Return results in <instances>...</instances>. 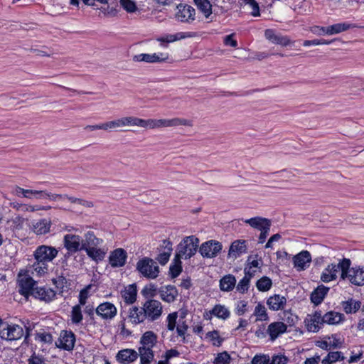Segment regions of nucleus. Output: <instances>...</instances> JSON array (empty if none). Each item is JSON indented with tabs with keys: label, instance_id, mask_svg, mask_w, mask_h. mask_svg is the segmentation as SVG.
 <instances>
[{
	"label": "nucleus",
	"instance_id": "3",
	"mask_svg": "<svg viewBox=\"0 0 364 364\" xmlns=\"http://www.w3.org/2000/svg\"><path fill=\"white\" fill-rule=\"evenodd\" d=\"M341 267V279H346L355 286H364V266L356 265L350 267L351 261L348 258L340 259Z\"/></svg>",
	"mask_w": 364,
	"mask_h": 364
},
{
	"label": "nucleus",
	"instance_id": "35",
	"mask_svg": "<svg viewBox=\"0 0 364 364\" xmlns=\"http://www.w3.org/2000/svg\"><path fill=\"white\" fill-rule=\"evenodd\" d=\"M329 291V288L323 285L318 286L311 294V301L315 305L320 304Z\"/></svg>",
	"mask_w": 364,
	"mask_h": 364
},
{
	"label": "nucleus",
	"instance_id": "2",
	"mask_svg": "<svg viewBox=\"0 0 364 364\" xmlns=\"http://www.w3.org/2000/svg\"><path fill=\"white\" fill-rule=\"evenodd\" d=\"M104 240L97 237L93 231H87L84 235L82 250L93 261L99 262L102 261L107 252V248L102 247Z\"/></svg>",
	"mask_w": 364,
	"mask_h": 364
},
{
	"label": "nucleus",
	"instance_id": "36",
	"mask_svg": "<svg viewBox=\"0 0 364 364\" xmlns=\"http://www.w3.org/2000/svg\"><path fill=\"white\" fill-rule=\"evenodd\" d=\"M136 289L134 284L129 285L121 291L122 297L128 304L134 303L136 300Z\"/></svg>",
	"mask_w": 364,
	"mask_h": 364
},
{
	"label": "nucleus",
	"instance_id": "15",
	"mask_svg": "<svg viewBox=\"0 0 364 364\" xmlns=\"http://www.w3.org/2000/svg\"><path fill=\"white\" fill-rule=\"evenodd\" d=\"M18 286V292L26 298L33 296L34 289L38 287L36 282L28 275H24L19 279Z\"/></svg>",
	"mask_w": 364,
	"mask_h": 364
},
{
	"label": "nucleus",
	"instance_id": "47",
	"mask_svg": "<svg viewBox=\"0 0 364 364\" xmlns=\"http://www.w3.org/2000/svg\"><path fill=\"white\" fill-rule=\"evenodd\" d=\"M283 323L287 326H294L298 322V316L291 311H284L280 315Z\"/></svg>",
	"mask_w": 364,
	"mask_h": 364
},
{
	"label": "nucleus",
	"instance_id": "51",
	"mask_svg": "<svg viewBox=\"0 0 364 364\" xmlns=\"http://www.w3.org/2000/svg\"><path fill=\"white\" fill-rule=\"evenodd\" d=\"M272 282L268 277L264 276L256 283V287L259 291H267L271 289Z\"/></svg>",
	"mask_w": 364,
	"mask_h": 364
},
{
	"label": "nucleus",
	"instance_id": "43",
	"mask_svg": "<svg viewBox=\"0 0 364 364\" xmlns=\"http://www.w3.org/2000/svg\"><path fill=\"white\" fill-rule=\"evenodd\" d=\"M252 316L256 317L257 321H266L269 320L267 309L264 305L260 302L256 305Z\"/></svg>",
	"mask_w": 364,
	"mask_h": 364
},
{
	"label": "nucleus",
	"instance_id": "8",
	"mask_svg": "<svg viewBox=\"0 0 364 364\" xmlns=\"http://www.w3.org/2000/svg\"><path fill=\"white\" fill-rule=\"evenodd\" d=\"M23 336V329L17 324L0 323V337L6 341H16Z\"/></svg>",
	"mask_w": 364,
	"mask_h": 364
},
{
	"label": "nucleus",
	"instance_id": "49",
	"mask_svg": "<svg viewBox=\"0 0 364 364\" xmlns=\"http://www.w3.org/2000/svg\"><path fill=\"white\" fill-rule=\"evenodd\" d=\"M345 357L340 351L330 352L322 360V364H332L338 360H343Z\"/></svg>",
	"mask_w": 364,
	"mask_h": 364
},
{
	"label": "nucleus",
	"instance_id": "7",
	"mask_svg": "<svg viewBox=\"0 0 364 364\" xmlns=\"http://www.w3.org/2000/svg\"><path fill=\"white\" fill-rule=\"evenodd\" d=\"M144 314L147 321L154 322L161 318L163 314V305L156 299H147L143 304Z\"/></svg>",
	"mask_w": 364,
	"mask_h": 364
},
{
	"label": "nucleus",
	"instance_id": "61",
	"mask_svg": "<svg viewBox=\"0 0 364 364\" xmlns=\"http://www.w3.org/2000/svg\"><path fill=\"white\" fill-rule=\"evenodd\" d=\"M231 358L228 352L224 351L223 353H220L218 354L215 358V363L216 364H229L230 362Z\"/></svg>",
	"mask_w": 364,
	"mask_h": 364
},
{
	"label": "nucleus",
	"instance_id": "37",
	"mask_svg": "<svg viewBox=\"0 0 364 364\" xmlns=\"http://www.w3.org/2000/svg\"><path fill=\"white\" fill-rule=\"evenodd\" d=\"M356 26L348 22H342L328 26V36L336 35L346 31Z\"/></svg>",
	"mask_w": 364,
	"mask_h": 364
},
{
	"label": "nucleus",
	"instance_id": "26",
	"mask_svg": "<svg viewBox=\"0 0 364 364\" xmlns=\"http://www.w3.org/2000/svg\"><path fill=\"white\" fill-rule=\"evenodd\" d=\"M265 38L274 44L287 46L291 43V41L287 36L277 33L273 29H266L264 31Z\"/></svg>",
	"mask_w": 364,
	"mask_h": 364
},
{
	"label": "nucleus",
	"instance_id": "22",
	"mask_svg": "<svg viewBox=\"0 0 364 364\" xmlns=\"http://www.w3.org/2000/svg\"><path fill=\"white\" fill-rule=\"evenodd\" d=\"M160 299L166 303H173L178 296V291L173 285H166L159 289Z\"/></svg>",
	"mask_w": 364,
	"mask_h": 364
},
{
	"label": "nucleus",
	"instance_id": "48",
	"mask_svg": "<svg viewBox=\"0 0 364 364\" xmlns=\"http://www.w3.org/2000/svg\"><path fill=\"white\" fill-rule=\"evenodd\" d=\"M241 4L243 6H248L252 11L250 14L254 17L260 16V9L259 4L255 0H241Z\"/></svg>",
	"mask_w": 364,
	"mask_h": 364
},
{
	"label": "nucleus",
	"instance_id": "12",
	"mask_svg": "<svg viewBox=\"0 0 364 364\" xmlns=\"http://www.w3.org/2000/svg\"><path fill=\"white\" fill-rule=\"evenodd\" d=\"M75 343V335L74 333L71 331H62L58 341L55 342V346L58 348L70 351L74 348Z\"/></svg>",
	"mask_w": 364,
	"mask_h": 364
},
{
	"label": "nucleus",
	"instance_id": "53",
	"mask_svg": "<svg viewBox=\"0 0 364 364\" xmlns=\"http://www.w3.org/2000/svg\"><path fill=\"white\" fill-rule=\"evenodd\" d=\"M289 358L282 353L274 354L269 357V364H287Z\"/></svg>",
	"mask_w": 364,
	"mask_h": 364
},
{
	"label": "nucleus",
	"instance_id": "30",
	"mask_svg": "<svg viewBox=\"0 0 364 364\" xmlns=\"http://www.w3.org/2000/svg\"><path fill=\"white\" fill-rule=\"evenodd\" d=\"M286 304V297L280 294H274L267 299V305L270 310L274 311L282 310Z\"/></svg>",
	"mask_w": 364,
	"mask_h": 364
},
{
	"label": "nucleus",
	"instance_id": "54",
	"mask_svg": "<svg viewBox=\"0 0 364 364\" xmlns=\"http://www.w3.org/2000/svg\"><path fill=\"white\" fill-rule=\"evenodd\" d=\"M91 288V285H88L82 289L79 293V304L77 306H82L87 303V300L89 297V290Z\"/></svg>",
	"mask_w": 364,
	"mask_h": 364
},
{
	"label": "nucleus",
	"instance_id": "59",
	"mask_svg": "<svg viewBox=\"0 0 364 364\" xmlns=\"http://www.w3.org/2000/svg\"><path fill=\"white\" fill-rule=\"evenodd\" d=\"M247 311V301L245 300L238 301L235 309L237 316H242Z\"/></svg>",
	"mask_w": 364,
	"mask_h": 364
},
{
	"label": "nucleus",
	"instance_id": "5",
	"mask_svg": "<svg viewBox=\"0 0 364 364\" xmlns=\"http://www.w3.org/2000/svg\"><path fill=\"white\" fill-rule=\"evenodd\" d=\"M244 223L249 225L252 228L260 231V234L258 237V243L263 244L265 242L270 231V228L272 226L271 220L266 218L257 216L249 219H245L244 220Z\"/></svg>",
	"mask_w": 364,
	"mask_h": 364
},
{
	"label": "nucleus",
	"instance_id": "57",
	"mask_svg": "<svg viewBox=\"0 0 364 364\" xmlns=\"http://www.w3.org/2000/svg\"><path fill=\"white\" fill-rule=\"evenodd\" d=\"M177 318H178L177 312L171 313L167 316L166 322H167V329L168 331H173L175 329Z\"/></svg>",
	"mask_w": 364,
	"mask_h": 364
},
{
	"label": "nucleus",
	"instance_id": "29",
	"mask_svg": "<svg viewBox=\"0 0 364 364\" xmlns=\"http://www.w3.org/2000/svg\"><path fill=\"white\" fill-rule=\"evenodd\" d=\"M52 282L55 286L57 289H58L59 294L61 295L71 289L72 282L63 274L53 278Z\"/></svg>",
	"mask_w": 364,
	"mask_h": 364
},
{
	"label": "nucleus",
	"instance_id": "38",
	"mask_svg": "<svg viewBox=\"0 0 364 364\" xmlns=\"http://www.w3.org/2000/svg\"><path fill=\"white\" fill-rule=\"evenodd\" d=\"M236 279L232 274H227L220 280V289L223 291H230L235 287Z\"/></svg>",
	"mask_w": 364,
	"mask_h": 364
},
{
	"label": "nucleus",
	"instance_id": "64",
	"mask_svg": "<svg viewBox=\"0 0 364 364\" xmlns=\"http://www.w3.org/2000/svg\"><path fill=\"white\" fill-rule=\"evenodd\" d=\"M28 364H44L45 360L42 356L36 355L35 353L28 360Z\"/></svg>",
	"mask_w": 364,
	"mask_h": 364
},
{
	"label": "nucleus",
	"instance_id": "4",
	"mask_svg": "<svg viewBox=\"0 0 364 364\" xmlns=\"http://www.w3.org/2000/svg\"><path fill=\"white\" fill-rule=\"evenodd\" d=\"M199 239L195 235L184 237L177 245L176 256L185 260L193 257L199 247Z\"/></svg>",
	"mask_w": 364,
	"mask_h": 364
},
{
	"label": "nucleus",
	"instance_id": "9",
	"mask_svg": "<svg viewBox=\"0 0 364 364\" xmlns=\"http://www.w3.org/2000/svg\"><path fill=\"white\" fill-rule=\"evenodd\" d=\"M222 244L216 240H208L201 244L199 247V252L203 257H215L222 250Z\"/></svg>",
	"mask_w": 364,
	"mask_h": 364
},
{
	"label": "nucleus",
	"instance_id": "39",
	"mask_svg": "<svg viewBox=\"0 0 364 364\" xmlns=\"http://www.w3.org/2000/svg\"><path fill=\"white\" fill-rule=\"evenodd\" d=\"M157 342V336L153 331L145 332L140 340L141 347L153 348Z\"/></svg>",
	"mask_w": 364,
	"mask_h": 364
},
{
	"label": "nucleus",
	"instance_id": "21",
	"mask_svg": "<svg viewBox=\"0 0 364 364\" xmlns=\"http://www.w3.org/2000/svg\"><path fill=\"white\" fill-rule=\"evenodd\" d=\"M127 258V252L122 248H117L110 252L109 263L112 267H122L124 266Z\"/></svg>",
	"mask_w": 364,
	"mask_h": 364
},
{
	"label": "nucleus",
	"instance_id": "23",
	"mask_svg": "<svg viewBox=\"0 0 364 364\" xmlns=\"http://www.w3.org/2000/svg\"><path fill=\"white\" fill-rule=\"evenodd\" d=\"M311 262V256L309 251L303 250L294 256V267L298 270L301 271L306 269Z\"/></svg>",
	"mask_w": 364,
	"mask_h": 364
},
{
	"label": "nucleus",
	"instance_id": "50",
	"mask_svg": "<svg viewBox=\"0 0 364 364\" xmlns=\"http://www.w3.org/2000/svg\"><path fill=\"white\" fill-rule=\"evenodd\" d=\"M181 259V258L176 257L175 255L173 264H171L169 268L170 275L172 278L177 277L182 271V262Z\"/></svg>",
	"mask_w": 364,
	"mask_h": 364
},
{
	"label": "nucleus",
	"instance_id": "40",
	"mask_svg": "<svg viewBox=\"0 0 364 364\" xmlns=\"http://www.w3.org/2000/svg\"><path fill=\"white\" fill-rule=\"evenodd\" d=\"M343 311L347 314L357 312L361 307V302L353 299H350L341 303Z\"/></svg>",
	"mask_w": 364,
	"mask_h": 364
},
{
	"label": "nucleus",
	"instance_id": "63",
	"mask_svg": "<svg viewBox=\"0 0 364 364\" xmlns=\"http://www.w3.org/2000/svg\"><path fill=\"white\" fill-rule=\"evenodd\" d=\"M24 218L22 216L16 215L11 219V228L14 230H21L23 228L24 223Z\"/></svg>",
	"mask_w": 364,
	"mask_h": 364
},
{
	"label": "nucleus",
	"instance_id": "44",
	"mask_svg": "<svg viewBox=\"0 0 364 364\" xmlns=\"http://www.w3.org/2000/svg\"><path fill=\"white\" fill-rule=\"evenodd\" d=\"M212 313L218 318L226 320L230 316V311L224 305L216 304L212 309Z\"/></svg>",
	"mask_w": 364,
	"mask_h": 364
},
{
	"label": "nucleus",
	"instance_id": "42",
	"mask_svg": "<svg viewBox=\"0 0 364 364\" xmlns=\"http://www.w3.org/2000/svg\"><path fill=\"white\" fill-rule=\"evenodd\" d=\"M141 294L146 300L154 299V297L159 294V289L155 284L149 283L144 287L141 291Z\"/></svg>",
	"mask_w": 364,
	"mask_h": 364
},
{
	"label": "nucleus",
	"instance_id": "1",
	"mask_svg": "<svg viewBox=\"0 0 364 364\" xmlns=\"http://www.w3.org/2000/svg\"><path fill=\"white\" fill-rule=\"evenodd\" d=\"M58 250L53 246L41 245L34 251L35 262L33 269L39 276L44 275L48 270V263L52 262L58 255Z\"/></svg>",
	"mask_w": 364,
	"mask_h": 364
},
{
	"label": "nucleus",
	"instance_id": "20",
	"mask_svg": "<svg viewBox=\"0 0 364 364\" xmlns=\"http://www.w3.org/2000/svg\"><path fill=\"white\" fill-rule=\"evenodd\" d=\"M178 126L192 127L193 122L191 119L175 117L172 119H157V129L164 127H173Z\"/></svg>",
	"mask_w": 364,
	"mask_h": 364
},
{
	"label": "nucleus",
	"instance_id": "33",
	"mask_svg": "<svg viewBox=\"0 0 364 364\" xmlns=\"http://www.w3.org/2000/svg\"><path fill=\"white\" fill-rule=\"evenodd\" d=\"M323 324L338 325L345 321L344 314L334 311H330L325 314H322Z\"/></svg>",
	"mask_w": 364,
	"mask_h": 364
},
{
	"label": "nucleus",
	"instance_id": "31",
	"mask_svg": "<svg viewBox=\"0 0 364 364\" xmlns=\"http://www.w3.org/2000/svg\"><path fill=\"white\" fill-rule=\"evenodd\" d=\"M287 325L282 321L271 323L267 328V332L270 337L271 341H274L280 335L287 331Z\"/></svg>",
	"mask_w": 364,
	"mask_h": 364
},
{
	"label": "nucleus",
	"instance_id": "56",
	"mask_svg": "<svg viewBox=\"0 0 364 364\" xmlns=\"http://www.w3.org/2000/svg\"><path fill=\"white\" fill-rule=\"evenodd\" d=\"M122 8L128 13L135 12L137 9L134 0H120Z\"/></svg>",
	"mask_w": 364,
	"mask_h": 364
},
{
	"label": "nucleus",
	"instance_id": "16",
	"mask_svg": "<svg viewBox=\"0 0 364 364\" xmlns=\"http://www.w3.org/2000/svg\"><path fill=\"white\" fill-rule=\"evenodd\" d=\"M168 59V54L164 53H141L133 57L134 62H145L148 63H156L165 62Z\"/></svg>",
	"mask_w": 364,
	"mask_h": 364
},
{
	"label": "nucleus",
	"instance_id": "13",
	"mask_svg": "<svg viewBox=\"0 0 364 364\" xmlns=\"http://www.w3.org/2000/svg\"><path fill=\"white\" fill-rule=\"evenodd\" d=\"M106 132H112L125 127H135V117L126 116L105 122Z\"/></svg>",
	"mask_w": 364,
	"mask_h": 364
},
{
	"label": "nucleus",
	"instance_id": "62",
	"mask_svg": "<svg viewBox=\"0 0 364 364\" xmlns=\"http://www.w3.org/2000/svg\"><path fill=\"white\" fill-rule=\"evenodd\" d=\"M332 41H328L325 39L306 40L304 41L303 46L307 47L311 46L329 45Z\"/></svg>",
	"mask_w": 364,
	"mask_h": 364
},
{
	"label": "nucleus",
	"instance_id": "27",
	"mask_svg": "<svg viewBox=\"0 0 364 364\" xmlns=\"http://www.w3.org/2000/svg\"><path fill=\"white\" fill-rule=\"evenodd\" d=\"M340 265V261L338 264L333 263L328 264L321 273V280L326 283L335 280L337 278L338 270L341 271Z\"/></svg>",
	"mask_w": 364,
	"mask_h": 364
},
{
	"label": "nucleus",
	"instance_id": "52",
	"mask_svg": "<svg viewBox=\"0 0 364 364\" xmlns=\"http://www.w3.org/2000/svg\"><path fill=\"white\" fill-rule=\"evenodd\" d=\"M83 319L82 314L81 306L75 305L72 308L71 311V321L74 324H78L81 323Z\"/></svg>",
	"mask_w": 364,
	"mask_h": 364
},
{
	"label": "nucleus",
	"instance_id": "10",
	"mask_svg": "<svg viewBox=\"0 0 364 364\" xmlns=\"http://www.w3.org/2000/svg\"><path fill=\"white\" fill-rule=\"evenodd\" d=\"M178 11L176 14L177 21L182 23H191L195 20L196 10L188 4H180L177 6Z\"/></svg>",
	"mask_w": 364,
	"mask_h": 364
},
{
	"label": "nucleus",
	"instance_id": "34",
	"mask_svg": "<svg viewBox=\"0 0 364 364\" xmlns=\"http://www.w3.org/2000/svg\"><path fill=\"white\" fill-rule=\"evenodd\" d=\"M34 340L41 344L51 345L53 341V337L49 330L41 328L36 331L34 333Z\"/></svg>",
	"mask_w": 364,
	"mask_h": 364
},
{
	"label": "nucleus",
	"instance_id": "46",
	"mask_svg": "<svg viewBox=\"0 0 364 364\" xmlns=\"http://www.w3.org/2000/svg\"><path fill=\"white\" fill-rule=\"evenodd\" d=\"M135 127H139L145 129H157V119H144L135 117Z\"/></svg>",
	"mask_w": 364,
	"mask_h": 364
},
{
	"label": "nucleus",
	"instance_id": "24",
	"mask_svg": "<svg viewBox=\"0 0 364 364\" xmlns=\"http://www.w3.org/2000/svg\"><path fill=\"white\" fill-rule=\"evenodd\" d=\"M138 352L134 349L125 348L118 351L116 360L120 364H130L137 360Z\"/></svg>",
	"mask_w": 364,
	"mask_h": 364
},
{
	"label": "nucleus",
	"instance_id": "18",
	"mask_svg": "<svg viewBox=\"0 0 364 364\" xmlns=\"http://www.w3.org/2000/svg\"><path fill=\"white\" fill-rule=\"evenodd\" d=\"M95 313L104 320H111L117 315V309L113 304L107 301L98 305Z\"/></svg>",
	"mask_w": 364,
	"mask_h": 364
},
{
	"label": "nucleus",
	"instance_id": "28",
	"mask_svg": "<svg viewBox=\"0 0 364 364\" xmlns=\"http://www.w3.org/2000/svg\"><path fill=\"white\" fill-rule=\"evenodd\" d=\"M127 318L134 325L141 323L147 320L145 314H144L143 306L141 307L132 306L129 308Z\"/></svg>",
	"mask_w": 364,
	"mask_h": 364
},
{
	"label": "nucleus",
	"instance_id": "32",
	"mask_svg": "<svg viewBox=\"0 0 364 364\" xmlns=\"http://www.w3.org/2000/svg\"><path fill=\"white\" fill-rule=\"evenodd\" d=\"M50 228L51 221L46 218L34 221L32 224V230L38 235H46L48 233L50 230Z\"/></svg>",
	"mask_w": 364,
	"mask_h": 364
},
{
	"label": "nucleus",
	"instance_id": "14",
	"mask_svg": "<svg viewBox=\"0 0 364 364\" xmlns=\"http://www.w3.org/2000/svg\"><path fill=\"white\" fill-rule=\"evenodd\" d=\"M306 329L313 333L318 332L323 325L321 311H315L311 314H308L304 321Z\"/></svg>",
	"mask_w": 364,
	"mask_h": 364
},
{
	"label": "nucleus",
	"instance_id": "25",
	"mask_svg": "<svg viewBox=\"0 0 364 364\" xmlns=\"http://www.w3.org/2000/svg\"><path fill=\"white\" fill-rule=\"evenodd\" d=\"M247 242L243 240H237L232 242L229 251L228 257L230 258L236 259L242 254L247 252Z\"/></svg>",
	"mask_w": 364,
	"mask_h": 364
},
{
	"label": "nucleus",
	"instance_id": "55",
	"mask_svg": "<svg viewBox=\"0 0 364 364\" xmlns=\"http://www.w3.org/2000/svg\"><path fill=\"white\" fill-rule=\"evenodd\" d=\"M250 280L251 279L244 276V277L240 280L237 285L236 286L237 291L241 294H244L247 291L250 287Z\"/></svg>",
	"mask_w": 364,
	"mask_h": 364
},
{
	"label": "nucleus",
	"instance_id": "45",
	"mask_svg": "<svg viewBox=\"0 0 364 364\" xmlns=\"http://www.w3.org/2000/svg\"><path fill=\"white\" fill-rule=\"evenodd\" d=\"M197 8L208 18L212 14V5L208 0H193Z\"/></svg>",
	"mask_w": 364,
	"mask_h": 364
},
{
	"label": "nucleus",
	"instance_id": "60",
	"mask_svg": "<svg viewBox=\"0 0 364 364\" xmlns=\"http://www.w3.org/2000/svg\"><path fill=\"white\" fill-rule=\"evenodd\" d=\"M252 364H269V356L266 354L255 355L251 361Z\"/></svg>",
	"mask_w": 364,
	"mask_h": 364
},
{
	"label": "nucleus",
	"instance_id": "19",
	"mask_svg": "<svg viewBox=\"0 0 364 364\" xmlns=\"http://www.w3.org/2000/svg\"><path fill=\"white\" fill-rule=\"evenodd\" d=\"M33 296L40 301L49 303L56 297V291L48 287H37L33 292Z\"/></svg>",
	"mask_w": 364,
	"mask_h": 364
},
{
	"label": "nucleus",
	"instance_id": "6",
	"mask_svg": "<svg viewBox=\"0 0 364 364\" xmlns=\"http://www.w3.org/2000/svg\"><path fill=\"white\" fill-rule=\"evenodd\" d=\"M136 269L141 275L147 279H156L159 274V267L157 263L146 257L137 262Z\"/></svg>",
	"mask_w": 364,
	"mask_h": 364
},
{
	"label": "nucleus",
	"instance_id": "41",
	"mask_svg": "<svg viewBox=\"0 0 364 364\" xmlns=\"http://www.w3.org/2000/svg\"><path fill=\"white\" fill-rule=\"evenodd\" d=\"M138 354L140 357L141 364H150L154 358L152 348L139 347Z\"/></svg>",
	"mask_w": 364,
	"mask_h": 364
},
{
	"label": "nucleus",
	"instance_id": "58",
	"mask_svg": "<svg viewBox=\"0 0 364 364\" xmlns=\"http://www.w3.org/2000/svg\"><path fill=\"white\" fill-rule=\"evenodd\" d=\"M206 336L213 341L214 346H220L222 344L223 340L220 337L218 331H209L207 333Z\"/></svg>",
	"mask_w": 364,
	"mask_h": 364
},
{
	"label": "nucleus",
	"instance_id": "11",
	"mask_svg": "<svg viewBox=\"0 0 364 364\" xmlns=\"http://www.w3.org/2000/svg\"><path fill=\"white\" fill-rule=\"evenodd\" d=\"M83 240L81 236L75 234H66L63 236V244L66 250L79 252L82 250Z\"/></svg>",
	"mask_w": 364,
	"mask_h": 364
},
{
	"label": "nucleus",
	"instance_id": "17",
	"mask_svg": "<svg viewBox=\"0 0 364 364\" xmlns=\"http://www.w3.org/2000/svg\"><path fill=\"white\" fill-rule=\"evenodd\" d=\"M12 193L17 197L23 196L28 199H32L33 198H36V199H43L46 198L47 191L24 189L19 186H16Z\"/></svg>",
	"mask_w": 364,
	"mask_h": 364
}]
</instances>
